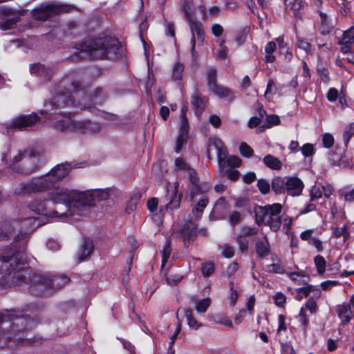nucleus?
Instances as JSON below:
<instances>
[{
    "instance_id": "nucleus-5",
    "label": "nucleus",
    "mask_w": 354,
    "mask_h": 354,
    "mask_svg": "<svg viewBox=\"0 0 354 354\" xmlns=\"http://www.w3.org/2000/svg\"><path fill=\"white\" fill-rule=\"evenodd\" d=\"M25 278L28 277L27 283L32 288L34 293L45 295L50 290H55L62 288L69 281L66 275H52L50 273H35L30 269L24 270Z\"/></svg>"
},
{
    "instance_id": "nucleus-44",
    "label": "nucleus",
    "mask_w": 354,
    "mask_h": 354,
    "mask_svg": "<svg viewBox=\"0 0 354 354\" xmlns=\"http://www.w3.org/2000/svg\"><path fill=\"white\" fill-rule=\"evenodd\" d=\"M297 295L296 296V299L298 301H301L304 297H308L310 292L313 290L312 286H307L306 287L299 288L297 290Z\"/></svg>"
},
{
    "instance_id": "nucleus-16",
    "label": "nucleus",
    "mask_w": 354,
    "mask_h": 354,
    "mask_svg": "<svg viewBox=\"0 0 354 354\" xmlns=\"http://www.w3.org/2000/svg\"><path fill=\"white\" fill-rule=\"evenodd\" d=\"M71 169L72 167L70 164H59L46 174L48 176V178H50L51 184L54 187L57 181L62 180L69 174Z\"/></svg>"
},
{
    "instance_id": "nucleus-49",
    "label": "nucleus",
    "mask_w": 354,
    "mask_h": 354,
    "mask_svg": "<svg viewBox=\"0 0 354 354\" xmlns=\"http://www.w3.org/2000/svg\"><path fill=\"white\" fill-rule=\"evenodd\" d=\"M322 196V192L320 189L314 185L312 186L310 189V201H314L319 199Z\"/></svg>"
},
{
    "instance_id": "nucleus-46",
    "label": "nucleus",
    "mask_w": 354,
    "mask_h": 354,
    "mask_svg": "<svg viewBox=\"0 0 354 354\" xmlns=\"http://www.w3.org/2000/svg\"><path fill=\"white\" fill-rule=\"evenodd\" d=\"M236 241L239 245V248L242 252H247L248 249V241L240 234L236 238Z\"/></svg>"
},
{
    "instance_id": "nucleus-50",
    "label": "nucleus",
    "mask_w": 354,
    "mask_h": 354,
    "mask_svg": "<svg viewBox=\"0 0 354 354\" xmlns=\"http://www.w3.org/2000/svg\"><path fill=\"white\" fill-rule=\"evenodd\" d=\"M207 80H208V86L209 89L214 87V85H216V71L214 68H210L207 72Z\"/></svg>"
},
{
    "instance_id": "nucleus-55",
    "label": "nucleus",
    "mask_w": 354,
    "mask_h": 354,
    "mask_svg": "<svg viewBox=\"0 0 354 354\" xmlns=\"http://www.w3.org/2000/svg\"><path fill=\"white\" fill-rule=\"evenodd\" d=\"M322 142L325 147L330 148L334 144V138L330 133H324L322 137Z\"/></svg>"
},
{
    "instance_id": "nucleus-6",
    "label": "nucleus",
    "mask_w": 354,
    "mask_h": 354,
    "mask_svg": "<svg viewBox=\"0 0 354 354\" xmlns=\"http://www.w3.org/2000/svg\"><path fill=\"white\" fill-rule=\"evenodd\" d=\"M120 44L115 37H104L88 39L76 45V49L82 52H91L97 58H113L118 54Z\"/></svg>"
},
{
    "instance_id": "nucleus-40",
    "label": "nucleus",
    "mask_w": 354,
    "mask_h": 354,
    "mask_svg": "<svg viewBox=\"0 0 354 354\" xmlns=\"http://www.w3.org/2000/svg\"><path fill=\"white\" fill-rule=\"evenodd\" d=\"M315 264L317 270V272L320 274L324 273L326 270V261L322 256L317 255L314 259Z\"/></svg>"
},
{
    "instance_id": "nucleus-30",
    "label": "nucleus",
    "mask_w": 354,
    "mask_h": 354,
    "mask_svg": "<svg viewBox=\"0 0 354 354\" xmlns=\"http://www.w3.org/2000/svg\"><path fill=\"white\" fill-rule=\"evenodd\" d=\"M210 90L221 98H225L227 100H232L233 98L231 91L227 88L214 85Z\"/></svg>"
},
{
    "instance_id": "nucleus-24",
    "label": "nucleus",
    "mask_w": 354,
    "mask_h": 354,
    "mask_svg": "<svg viewBox=\"0 0 354 354\" xmlns=\"http://www.w3.org/2000/svg\"><path fill=\"white\" fill-rule=\"evenodd\" d=\"M30 72L31 74L43 77L44 79L48 78L50 75V70L39 63L30 64Z\"/></svg>"
},
{
    "instance_id": "nucleus-19",
    "label": "nucleus",
    "mask_w": 354,
    "mask_h": 354,
    "mask_svg": "<svg viewBox=\"0 0 354 354\" xmlns=\"http://www.w3.org/2000/svg\"><path fill=\"white\" fill-rule=\"evenodd\" d=\"M304 188L302 181L297 177H290L286 181V192L290 196H299Z\"/></svg>"
},
{
    "instance_id": "nucleus-1",
    "label": "nucleus",
    "mask_w": 354,
    "mask_h": 354,
    "mask_svg": "<svg viewBox=\"0 0 354 354\" xmlns=\"http://www.w3.org/2000/svg\"><path fill=\"white\" fill-rule=\"evenodd\" d=\"M48 196L54 204H64L66 212L58 214L59 218L80 216L87 207L96 202L107 200L109 198L106 189H93L86 191L68 189L65 187H55L48 192Z\"/></svg>"
},
{
    "instance_id": "nucleus-22",
    "label": "nucleus",
    "mask_w": 354,
    "mask_h": 354,
    "mask_svg": "<svg viewBox=\"0 0 354 354\" xmlns=\"http://www.w3.org/2000/svg\"><path fill=\"white\" fill-rule=\"evenodd\" d=\"M93 250V244L91 241L85 240L77 252V257L80 261L88 257Z\"/></svg>"
},
{
    "instance_id": "nucleus-42",
    "label": "nucleus",
    "mask_w": 354,
    "mask_h": 354,
    "mask_svg": "<svg viewBox=\"0 0 354 354\" xmlns=\"http://www.w3.org/2000/svg\"><path fill=\"white\" fill-rule=\"evenodd\" d=\"M171 252V248L170 246L169 241H167L166 244L165 245L162 250L161 251L162 253V267L163 268L165 265V263L167 262V260L169 259L170 254Z\"/></svg>"
},
{
    "instance_id": "nucleus-59",
    "label": "nucleus",
    "mask_w": 354,
    "mask_h": 354,
    "mask_svg": "<svg viewBox=\"0 0 354 354\" xmlns=\"http://www.w3.org/2000/svg\"><path fill=\"white\" fill-rule=\"evenodd\" d=\"M214 270V264L212 263H205L203 264L202 272L205 277H209Z\"/></svg>"
},
{
    "instance_id": "nucleus-27",
    "label": "nucleus",
    "mask_w": 354,
    "mask_h": 354,
    "mask_svg": "<svg viewBox=\"0 0 354 354\" xmlns=\"http://www.w3.org/2000/svg\"><path fill=\"white\" fill-rule=\"evenodd\" d=\"M322 33L325 35L330 32L333 28L334 24L333 20L324 12H320Z\"/></svg>"
},
{
    "instance_id": "nucleus-52",
    "label": "nucleus",
    "mask_w": 354,
    "mask_h": 354,
    "mask_svg": "<svg viewBox=\"0 0 354 354\" xmlns=\"http://www.w3.org/2000/svg\"><path fill=\"white\" fill-rule=\"evenodd\" d=\"M304 308L306 310H308L311 314H315L318 310L317 304L313 299H309L306 301Z\"/></svg>"
},
{
    "instance_id": "nucleus-56",
    "label": "nucleus",
    "mask_w": 354,
    "mask_h": 354,
    "mask_svg": "<svg viewBox=\"0 0 354 354\" xmlns=\"http://www.w3.org/2000/svg\"><path fill=\"white\" fill-rule=\"evenodd\" d=\"M280 118L277 115H270L266 117V122L268 123L266 127L270 128L273 125H278L280 123Z\"/></svg>"
},
{
    "instance_id": "nucleus-33",
    "label": "nucleus",
    "mask_w": 354,
    "mask_h": 354,
    "mask_svg": "<svg viewBox=\"0 0 354 354\" xmlns=\"http://www.w3.org/2000/svg\"><path fill=\"white\" fill-rule=\"evenodd\" d=\"M354 136V122L345 127L343 131V140L345 147H347L351 138Z\"/></svg>"
},
{
    "instance_id": "nucleus-9",
    "label": "nucleus",
    "mask_w": 354,
    "mask_h": 354,
    "mask_svg": "<svg viewBox=\"0 0 354 354\" xmlns=\"http://www.w3.org/2000/svg\"><path fill=\"white\" fill-rule=\"evenodd\" d=\"M53 187L46 174L36 176L29 180L18 184L15 188V194L25 196L31 194L42 193Z\"/></svg>"
},
{
    "instance_id": "nucleus-17",
    "label": "nucleus",
    "mask_w": 354,
    "mask_h": 354,
    "mask_svg": "<svg viewBox=\"0 0 354 354\" xmlns=\"http://www.w3.org/2000/svg\"><path fill=\"white\" fill-rule=\"evenodd\" d=\"M335 312L341 320V325H347L352 317H354V309H353L350 301L348 304L344 303L339 304L335 307Z\"/></svg>"
},
{
    "instance_id": "nucleus-18",
    "label": "nucleus",
    "mask_w": 354,
    "mask_h": 354,
    "mask_svg": "<svg viewBox=\"0 0 354 354\" xmlns=\"http://www.w3.org/2000/svg\"><path fill=\"white\" fill-rule=\"evenodd\" d=\"M37 115L35 113L21 115L16 118L12 122L15 128L24 129L32 127L37 121Z\"/></svg>"
},
{
    "instance_id": "nucleus-43",
    "label": "nucleus",
    "mask_w": 354,
    "mask_h": 354,
    "mask_svg": "<svg viewBox=\"0 0 354 354\" xmlns=\"http://www.w3.org/2000/svg\"><path fill=\"white\" fill-rule=\"evenodd\" d=\"M227 53H228V48L225 45V41L222 40L220 41L219 49L218 50V53L216 54V59H218V60L223 59L226 57Z\"/></svg>"
},
{
    "instance_id": "nucleus-14",
    "label": "nucleus",
    "mask_w": 354,
    "mask_h": 354,
    "mask_svg": "<svg viewBox=\"0 0 354 354\" xmlns=\"http://www.w3.org/2000/svg\"><path fill=\"white\" fill-rule=\"evenodd\" d=\"M0 17L3 18L0 21V28L6 30L14 27L20 19V14L8 8L1 6Z\"/></svg>"
},
{
    "instance_id": "nucleus-4",
    "label": "nucleus",
    "mask_w": 354,
    "mask_h": 354,
    "mask_svg": "<svg viewBox=\"0 0 354 354\" xmlns=\"http://www.w3.org/2000/svg\"><path fill=\"white\" fill-rule=\"evenodd\" d=\"M41 156V153L35 149L19 150L12 154L9 149L3 153L1 160L13 171L30 174L38 168Z\"/></svg>"
},
{
    "instance_id": "nucleus-20",
    "label": "nucleus",
    "mask_w": 354,
    "mask_h": 354,
    "mask_svg": "<svg viewBox=\"0 0 354 354\" xmlns=\"http://www.w3.org/2000/svg\"><path fill=\"white\" fill-rule=\"evenodd\" d=\"M354 44V29L350 28L345 31L341 40L339 41V44L342 46L341 51L344 53H348L351 52V46Z\"/></svg>"
},
{
    "instance_id": "nucleus-2",
    "label": "nucleus",
    "mask_w": 354,
    "mask_h": 354,
    "mask_svg": "<svg viewBox=\"0 0 354 354\" xmlns=\"http://www.w3.org/2000/svg\"><path fill=\"white\" fill-rule=\"evenodd\" d=\"M32 321L7 311L0 315V347L40 344L41 338H25L20 333L28 329Z\"/></svg>"
},
{
    "instance_id": "nucleus-10",
    "label": "nucleus",
    "mask_w": 354,
    "mask_h": 354,
    "mask_svg": "<svg viewBox=\"0 0 354 354\" xmlns=\"http://www.w3.org/2000/svg\"><path fill=\"white\" fill-rule=\"evenodd\" d=\"M29 269L25 266H20L18 261L17 254L12 257L0 256V272L3 274H11L13 272V277L19 281H26L27 283L28 277L25 278L24 270Z\"/></svg>"
},
{
    "instance_id": "nucleus-60",
    "label": "nucleus",
    "mask_w": 354,
    "mask_h": 354,
    "mask_svg": "<svg viewBox=\"0 0 354 354\" xmlns=\"http://www.w3.org/2000/svg\"><path fill=\"white\" fill-rule=\"evenodd\" d=\"M333 234L336 237L339 238L342 236L346 237L348 236L346 232V226L344 225L341 227H335L333 229Z\"/></svg>"
},
{
    "instance_id": "nucleus-38",
    "label": "nucleus",
    "mask_w": 354,
    "mask_h": 354,
    "mask_svg": "<svg viewBox=\"0 0 354 354\" xmlns=\"http://www.w3.org/2000/svg\"><path fill=\"white\" fill-rule=\"evenodd\" d=\"M184 71V66L180 62L176 63L172 68V78L174 80H179L182 78Z\"/></svg>"
},
{
    "instance_id": "nucleus-58",
    "label": "nucleus",
    "mask_w": 354,
    "mask_h": 354,
    "mask_svg": "<svg viewBox=\"0 0 354 354\" xmlns=\"http://www.w3.org/2000/svg\"><path fill=\"white\" fill-rule=\"evenodd\" d=\"M222 254L226 258H232L234 254L233 247L229 244H224L222 246Z\"/></svg>"
},
{
    "instance_id": "nucleus-25",
    "label": "nucleus",
    "mask_w": 354,
    "mask_h": 354,
    "mask_svg": "<svg viewBox=\"0 0 354 354\" xmlns=\"http://www.w3.org/2000/svg\"><path fill=\"white\" fill-rule=\"evenodd\" d=\"M207 99L205 97H202L198 94L192 96V104L194 107L196 114L201 113V112L205 109Z\"/></svg>"
},
{
    "instance_id": "nucleus-21",
    "label": "nucleus",
    "mask_w": 354,
    "mask_h": 354,
    "mask_svg": "<svg viewBox=\"0 0 354 354\" xmlns=\"http://www.w3.org/2000/svg\"><path fill=\"white\" fill-rule=\"evenodd\" d=\"M29 234L30 233H28V232H20L15 236L12 245L13 248L17 250V253L19 254L26 250L27 243L29 239Z\"/></svg>"
},
{
    "instance_id": "nucleus-48",
    "label": "nucleus",
    "mask_w": 354,
    "mask_h": 354,
    "mask_svg": "<svg viewBox=\"0 0 354 354\" xmlns=\"http://www.w3.org/2000/svg\"><path fill=\"white\" fill-rule=\"evenodd\" d=\"M188 136H184V134H178L176 142L175 151L179 153L183 146L186 144Z\"/></svg>"
},
{
    "instance_id": "nucleus-37",
    "label": "nucleus",
    "mask_w": 354,
    "mask_h": 354,
    "mask_svg": "<svg viewBox=\"0 0 354 354\" xmlns=\"http://www.w3.org/2000/svg\"><path fill=\"white\" fill-rule=\"evenodd\" d=\"M288 275L292 281H295L298 285L307 283L306 280L303 279L305 277V275L303 272H288Z\"/></svg>"
},
{
    "instance_id": "nucleus-51",
    "label": "nucleus",
    "mask_w": 354,
    "mask_h": 354,
    "mask_svg": "<svg viewBox=\"0 0 354 354\" xmlns=\"http://www.w3.org/2000/svg\"><path fill=\"white\" fill-rule=\"evenodd\" d=\"M257 186H258L259 191L263 194H268L270 189V183L264 179L259 180L258 183H257Z\"/></svg>"
},
{
    "instance_id": "nucleus-29",
    "label": "nucleus",
    "mask_w": 354,
    "mask_h": 354,
    "mask_svg": "<svg viewBox=\"0 0 354 354\" xmlns=\"http://www.w3.org/2000/svg\"><path fill=\"white\" fill-rule=\"evenodd\" d=\"M263 161L265 165L271 169L279 170L282 167V162L272 155H266Z\"/></svg>"
},
{
    "instance_id": "nucleus-8",
    "label": "nucleus",
    "mask_w": 354,
    "mask_h": 354,
    "mask_svg": "<svg viewBox=\"0 0 354 354\" xmlns=\"http://www.w3.org/2000/svg\"><path fill=\"white\" fill-rule=\"evenodd\" d=\"M282 206L279 203H274L255 208L256 222L258 225H268L274 232L279 230L281 225V212Z\"/></svg>"
},
{
    "instance_id": "nucleus-35",
    "label": "nucleus",
    "mask_w": 354,
    "mask_h": 354,
    "mask_svg": "<svg viewBox=\"0 0 354 354\" xmlns=\"http://www.w3.org/2000/svg\"><path fill=\"white\" fill-rule=\"evenodd\" d=\"M184 313L187 324L190 328L197 330L201 326V324L198 322L193 317V312L191 310H184Z\"/></svg>"
},
{
    "instance_id": "nucleus-64",
    "label": "nucleus",
    "mask_w": 354,
    "mask_h": 354,
    "mask_svg": "<svg viewBox=\"0 0 354 354\" xmlns=\"http://www.w3.org/2000/svg\"><path fill=\"white\" fill-rule=\"evenodd\" d=\"M345 201L352 203L354 201V187L348 191L344 192L342 194Z\"/></svg>"
},
{
    "instance_id": "nucleus-41",
    "label": "nucleus",
    "mask_w": 354,
    "mask_h": 354,
    "mask_svg": "<svg viewBox=\"0 0 354 354\" xmlns=\"http://www.w3.org/2000/svg\"><path fill=\"white\" fill-rule=\"evenodd\" d=\"M297 46L307 53H310L312 51L311 44L302 37H299L297 38Z\"/></svg>"
},
{
    "instance_id": "nucleus-45",
    "label": "nucleus",
    "mask_w": 354,
    "mask_h": 354,
    "mask_svg": "<svg viewBox=\"0 0 354 354\" xmlns=\"http://www.w3.org/2000/svg\"><path fill=\"white\" fill-rule=\"evenodd\" d=\"M239 151L241 154L245 157L249 158L253 155V149L245 142H241L239 146Z\"/></svg>"
},
{
    "instance_id": "nucleus-53",
    "label": "nucleus",
    "mask_w": 354,
    "mask_h": 354,
    "mask_svg": "<svg viewBox=\"0 0 354 354\" xmlns=\"http://www.w3.org/2000/svg\"><path fill=\"white\" fill-rule=\"evenodd\" d=\"M273 299L274 304L279 307H283L286 301V296L281 292H277L274 295Z\"/></svg>"
},
{
    "instance_id": "nucleus-3",
    "label": "nucleus",
    "mask_w": 354,
    "mask_h": 354,
    "mask_svg": "<svg viewBox=\"0 0 354 354\" xmlns=\"http://www.w3.org/2000/svg\"><path fill=\"white\" fill-rule=\"evenodd\" d=\"M79 84L75 82H70L68 80H63L59 88H64L59 91L55 97L54 104L57 107L72 106L84 110L91 109L89 102L100 104L103 102L104 97L102 95V90L96 88L91 97H87L84 90L78 89Z\"/></svg>"
},
{
    "instance_id": "nucleus-28",
    "label": "nucleus",
    "mask_w": 354,
    "mask_h": 354,
    "mask_svg": "<svg viewBox=\"0 0 354 354\" xmlns=\"http://www.w3.org/2000/svg\"><path fill=\"white\" fill-rule=\"evenodd\" d=\"M286 10L292 11L295 17H299L301 3L297 0H284Z\"/></svg>"
},
{
    "instance_id": "nucleus-34",
    "label": "nucleus",
    "mask_w": 354,
    "mask_h": 354,
    "mask_svg": "<svg viewBox=\"0 0 354 354\" xmlns=\"http://www.w3.org/2000/svg\"><path fill=\"white\" fill-rule=\"evenodd\" d=\"M209 185L206 183L199 185L198 183H196V184H193V187L191 192V196L192 198H194V196L201 194L205 193L209 189Z\"/></svg>"
},
{
    "instance_id": "nucleus-12",
    "label": "nucleus",
    "mask_w": 354,
    "mask_h": 354,
    "mask_svg": "<svg viewBox=\"0 0 354 354\" xmlns=\"http://www.w3.org/2000/svg\"><path fill=\"white\" fill-rule=\"evenodd\" d=\"M49 198L38 197L32 199L28 205L27 209L36 215H44L50 218H57L58 212L51 211L49 207Z\"/></svg>"
},
{
    "instance_id": "nucleus-32",
    "label": "nucleus",
    "mask_w": 354,
    "mask_h": 354,
    "mask_svg": "<svg viewBox=\"0 0 354 354\" xmlns=\"http://www.w3.org/2000/svg\"><path fill=\"white\" fill-rule=\"evenodd\" d=\"M272 189L276 194L286 192V181L280 177L275 178L272 182Z\"/></svg>"
},
{
    "instance_id": "nucleus-39",
    "label": "nucleus",
    "mask_w": 354,
    "mask_h": 354,
    "mask_svg": "<svg viewBox=\"0 0 354 354\" xmlns=\"http://www.w3.org/2000/svg\"><path fill=\"white\" fill-rule=\"evenodd\" d=\"M208 201V198L206 196L201 198L198 202L196 207L192 209L193 214H197L196 216H198L200 214H201L207 206Z\"/></svg>"
},
{
    "instance_id": "nucleus-57",
    "label": "nucleus",
    "mask_w": 354,
    "mask_h": 354,
    "mask_svg": "<svg viewBox=\"0 0 354 354\" xmlns=\"http://www.w3.org/2000/svg\"><path fill=\"white\" fill-rule=\"evenodd\" d=\"M301 151L305 157L311 156L315 153L313 145L308 143L304 145Z\"/></svg>"
},
{
    "instance_id": "nucleus-47",
    "label": "nucleus",
    "mask_w": 354,
    "mask_h": 354,
    "mask_svg": "<svg viewBox=\"0 0 354 354\" xmlns=\"http://www.w3.org/2000/svg\"><path fill=\"white\" fill-rule=\"evenodd\" d=\"M298 317H299V322H300L301 326H303V328L304 329H306L308 326L309 320H308V315L306 314V310L304 308V307H301L300 308Z\"/></svg>"
},
{
    "instance_id": "nucleus-63",
    "label": "nucleus",
    "mask_w": 354,
    "mask_h": 354,
    "mask_svg": "<svg viewBox=\"0 0 354 354\" xmlns=\"http://www.w3.org/2000/svg\"><path fill=\"white\" fill-rule=\"evenodd\" d=\"M211 30L212 34L216 37L221 36L223 32V28L218 24H212Z\"/></svg>"
},
{
    "instance_id": "nucleus-31",
    "label": "nucleus",
    "mask_w": 354,
    "mask_h": 354,
    "mask_svg": "<svg viewBox=\"0 0 354 354\" xmlns=\"http://www.w3.org/2000/svg\"><path fill=\"white\" fill-rule=\"evenodd\" d=\"M20 222L22 227L32 232L35 228L39 226L37 218L33 216L28 217H21Z\"/></svg>"
},
{
    "instance_id": "nucleus-15",
    "label": "nucleus",
    "mask_w": 354,
    "mask_h": 354,
    "mask_svg": "<svg viewBox=\"0 0 354 354\" xmlns=\"http://www.w3.org/2000/svg\"><path fill=\"white\" fill-rule=\"evenodd\" d=\"M190 30L192 32L191 44H192V53L193 56L196 55L195 46L198 44V46H202L205 39V33L203 25L201 22L196 20H191L189 23Z\"/></svg>"
},
{
    "instance_id": "nucleus-36",
    "label": "nucleus",
    "mask_w": 354,
    "mask_h": 354,
    "mask_svg": "<svg viewBox=\"0 0 354 354\" xmlns=\"http://www.w3.org/2000/svg\"><path fill=\"white\" fill-rule=\"evenodd\" d=\"M210 305L209 298L198 299L195 301V308L198 313H205Z\"/></svg>"
},
{
    "instance_id": "nucleus-62",
    "label": "nucleus",
    "mask_w": 354,
    "mask_h": 354,
    "mask_svg": "<svg viewBox=\"0 0 354 354\" xmlns=\"http://www.w3.org/2000/svg\"><path fill=\"white\" fill-rule=\"evenodd\" d=\"M258 233V229L252 227H244L241 232V234L243 236H253Z\"/></svg>"
},
{
    "instance_id": "nucleus-54",
    "label": "nucleus",
    "mask_w": 354,
    "mask_h": 354,
    "mask_svg": "<svg viewBox=\"0 0 354 354\" xmlns=\"http://www.w3.org/2000/svg\"><path fill=\"white\" fill-rule=\"evenodd\" d=\"M328 160L333 166H339L341 167L342 164L340 162L341 156L340 154L336 153H330L328 155Z\"/></svg>"
},
{
    "instance_id": "nucleus-23",
    "label": "nucleus",
    "mask_w": 354,
    "mask_h": 354,
    "mask_svg": "<svg viewBox=\"0 0 354 354\" xmlns=\"http://www.w3.org/2000/svg\"><path fill=\"white\" fill-rule=\"evenodd\" d=\"M256 252L258 256L263 258L270 253V243L266 236L263 240L258 241L256 243Z\"/></svg>"
},
{
    "instance_id": "nucleus-61",
    "label": "nucleus",
    "mask_w": 354,
    "mask_h": 354,
    "mask_svg": "<svg viewBox=\"0 0 354 354\" xmlns=\"http://www.w3.org/2000/svg\"><path fill=\"white\" fill-rule=\"evenodd\" d=\"M230 223L232 225H235L241 221V214L238 212H233L229 215Z\"/></svg>"
},
{
    "instance_id": "nucleus-26",
    "label": "nucleus",
    "mask_w": 354,
    "mask_h": 354,
    "mask_svg": "<svg viewBox=\"0 0 354 354\" xmlns=\"http://www.w3.org/2000/svg\"><path fill=\"white\" fill-rule=\"evenodd\" d=\"M174 185V189L170 196L171 200L169 203L167 204V207L171 210L176 209L180 207L182 198V194L177 196L178 183L176 182Z\"/></svg>"
},
{
    "instance_id": "nucleus-11",
    "label": "nucleus",
    "mask_w": 354,
    "mask_h": 354,
    "mask_svg": "<svg viewBox=\"0 0 354 354\" xmlns=\"http://www.w3.org/2000/svg\"><path fill=\"white\" fill-rule=\"evenodd\" d=\"M72 9L73 7L69 5L48 3L35 9L33 17L38 20H46L53 15L68 12Z\"/></svg>"
},
{
    "instance_id": "nucleus-7",
    "label": "nucleus",
    "mask_w": 354,
    "mask_h": 354,
    "mask_svg": "<svg viewBox=\"0 0 354 354\" xmlns=\"http://www.w3.org/2000/svg\"><path fill=\"white\" fill-rule=\"evenodd\" d=\"M54 126L58 131L66 133L91 134L101 130V126L97 122L88 120H76L66 116H61Z\"/></svg>"
},
{
    "instance_id": "nucleus-13",
    "label": "nucleus",
    "mask_w": 354,
    "mask_h": 354,
    "mask_svg": "<svg viewBox=\"0 0 354 354\" xmlns=\"http://www.w3.org/2000/svg\"><path fill=\"white\" fill-rule=\"evenodd\" d=\"M215 145L218 149V164L222 170L225 169V167L234 168L241 165V160L239 157L226 155L225 150L222 149L223 142L220 140H217Z\"/></svg>"
}]
</instances>
